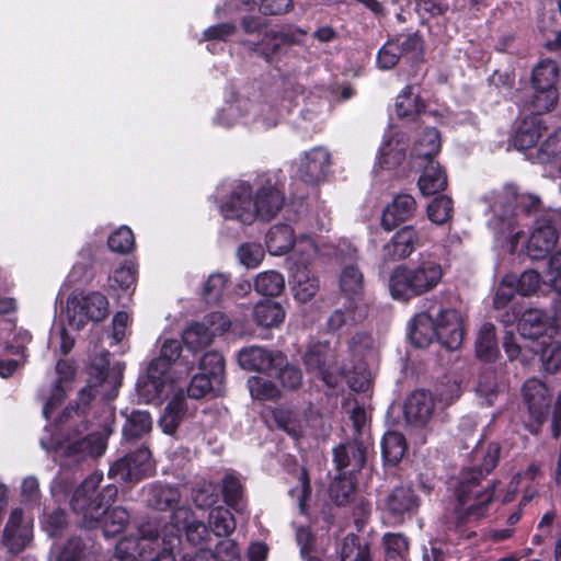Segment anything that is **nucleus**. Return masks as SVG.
I'll use <instances>...</instances> for the list:
<instances>
[{"label":"nucleus","instance_id":"f257e3e1","mask_svg":"<svg viewBox=\"0 0 561 561\" xmlns=\"http://www.w3.org/2000/svg\"><path fill=\"white\" fill-rule=\"evenodd\" d=\"M103 480L102 472L90 474L75 491L71 499L73 512L82 515V523L88 528L101 525L105 537H114L125 530L129 523L130 515L126 508L108 506L117 497V486L108 484L102 489L96 496L93 493Z\"/></svg>","mask_w":561,"mask_h":561},{"label":"nucleus","instance_id":"f03ea898","mask_svg":"<svg viewBox=\"0 0 561 561\" xmlns=\"http://www.w3.org/2000/svg\"><path fill=\"white\" fill-rule=\"evenodd\" d=\"M501 447L495 442L486 445L479 444L472 450L476 465L459 473L455 484L458 511L469 519L482 517L493 499L491 485L489 483L481 485V480L484 474L490 473L496 467Z\"/></svg>","mask_w":561,"mask_h":561},{"label":"nucleus","instance_id":"7ed1b4c3","mask_svg":"<svg viewBox=\"0 0 561 561\" xmlns=\"http://www.w3.org/2000/svg\"><path fill=\"white\" fill-rule=\"evenodd\" d=\"M305 206V195L294 193L286 198L284 193L271 180L257 178L255 191L247 182H240L230 191L222 210H282L283 208H301Z\"/></svg>","mask_w":561,"mask_h":561},{"label":"nucleus","instance_id":"20e7f679","mask_svg":"<svg viewBox=\"0 0 561 561\" xmlns=\"http://www.w3.org/2000/svg\"><path fill=\"white\" fill-rule=\"evenodd\" d=\"M409 337L416 347H427L437 339L447 350H457L463 339L462 318L455 309L440 310L435 320L428 311L419 312L410 322Z\"/></svg>","mask_w":561,"mask_h":561},{"label":"nucleus","instance_id":"39448f33","mask_svg":"<svg viewBox=\"0 0 561 561\" xmlns=\"http://www.w3.org/2000/svg\"><path fill=\"white\" fill-rule=\"evenodd\" d=\"M443 278L442 265L428 254H422L413 265L397 266L389 276V290L398 300H409L433 290Z\"/></svg>","mask_w":561,"mask_h":561},{"label":"nucleus","instance_id":"423d86ee","mask_svg":"<svg viewBox=\"0 0 561 561\" xmlns=\"http://www.w3.org/2000/svg\"><path fill=\"white\" fill-rule=\"evenodd\" d=\"M156 528L151 524H142L138 529V537L124 538L118 542V552L123 561H175V551L181 546L176 534H168L162 540L153 536ZM182 561H192L184 556Z\"/></svg>","mask_w":561,"mask_h":561},{"label":"nucleus","instance_id":"0eeeda50","mask_svg":"<svg viewBox=\"0 0 561 561\" xmlns=\"http://www.w3.org/2000/svg\"><path fill=\"white\" fill-rule=\"evenodd\" d=\"M214 123L224 128L242 126L249 129H266L275 126L277 119L268 105L237 98L216 113Z\"/></svg>","mask_w":561,"mask_h":561},{"label":"nucleus","instance_id":"6e6552de","mask_svg":"<svg viewBox=\"0 0 561 561\" xmlns=\"http://www.w3.org/2000/svg\"><path fill=\"white\" fill-rule=\"evenodd\" d=\"M559 78V67L556 61L545 59L533 69L531 82L535 90L529 101L524 106L531 112H549L557 103L558 92L556 83Z\"/></svg>","mask_w":561,"mask_h":561},{"label":"nucleus","instance_id":"1a4fd4ad","mask_svg":"<svg viewBox=\"0 0 561 561\" xmlns=\"http://www.w3.org/2000/svg\"><path fill=\"white\" fill-rule=\"evenodd\" d=\"M108 313V301L100 293L73 295L67 301L66 317L68 324L75 330H81L87 321L100 322Z\"/></svg>","mask_w":561,"mask_h":561},{"label":"nucleus","instance_id":"9d476101","mask_svg":"<svg viewBox=\"0 0 561 561\" xmlns=\"http://www.w3.org/2000/svg\"><path fill=\"white\" fill-rule=\"evenodd\" d=\"M146 524H151L156 528L153 536L159 538L160 548H162V540L165 536L172 533H175L181 539L180 533L183 530L187 541L194 546L205 542L209 537L208 527L198 520L193 511L186 506L175 508L170 516V523L164 525L161 530L152 522Z\"/></svg>","mask_w":561,"mask_h":561},{"label":"nucleus","instance_id":"9b49d317","mask_svg":"<svg viewBox=\"0 0 561 561\" xmlns=\"http://www.w3.org/2000/svg\"><path fill=\"white\" fill-rule=\"evenodd\" d=\"M482 199L489 208L537 210L546 207L538 194L522 190L513 183L488 192Z\"/></svg>","mask_w":561,"mask_h":561},{"label":"nucleus","instance_id":"f8f14e48","mask_svg":"<svg viewBox=\"0 0 561 561\" xmlns=\"http://www.w3.org/2000/svg\"><path fill=\"white\" fill-rule=\"evenodd\" d=\"M154 471L150 450L142 446L115 460L110 469L108 477L122 482H138Z\"/></svg>","mask_w":561,"mask_h":561},{"label":"nucleus","instance_id":"ddd939ff","mask_svg":"<svg viewBox=\"0 0 561 561\" xmlns=\"http://www.w3.org/2000/svg\"><path fill=\"white\" fill-rule=\"evenodd\" d=\"M423 51L422 39L417 34L398 36L382 45L377 55V65L380 69L389 70L400 60L416 61Z\"/></svg>","mask_w":561,"mask_h":561},{"label":"nucleus","instance_id":"4468645a","mask_svg":"<svg viewBox=\"0 0 561 561\" xmlns=\"http://www.w3.org/2000/svg\"><path fill=\"white\" fill-rule=\"evenodd\" d=\"M33 539V519L20 507L13 508L5 523L1 545L9 553L22 552Z\"/></svg>","mask_w":561,"mask_h":561},{"label":"nucleus","instance_id":"2eb2a0df","mask_svg":"<svg viewBox=\"0 0 561 561\" xmlns=\"http://www.w3.org/2000/svg\"><path fill=\"white\" fill-rule=\"evenodd\" d=\"M553 216H542L536 220V226L527 242V253L533 260L545 259L558 242V225L561 213Z\"/></svg>","mask_w":561,"mask_h":561},{"label":"nucleus","instance_id":"dca6fc26","mask_svg":"<svg viewBox=\"0 0 561 561\" xmlns=\"http://www.w3.org/2000/svg\"><path fill=\"white\" fill-rule=\"evenodd\" d=\"M306 33L300 28H284L270 31L259 43L253 44L252 50L263 57L267 62L277 60L286 49L302 42Z\"/></svg>","mask_w":561,"mask_h":561},{"label":"nucleus","instance_id":"f3484780","mask_svg":"<svg viewBox=\"0 0 561 561\" xmlns=\"http://www.w3.org/2000/svg\"><path fill=\"white\" fill-rule=\"evenodd\" d=\"M304 363L308 371L321 378L329 387H335L344 374L333 367L334 354L328 343L311 344L304 355Z\"/></svg>","mask_w":561,"mask_h":561},{"label":"nucleus","instance_id":"a211bd4d","mask_svg":"<svg viewBox=\"0 0 561 561\" xmlns=\"http://www.w3.org/2000/svg\"><path fill=\"white\" fill-rule=\"evenodd\" d=\"M179 378L158 369L157 363H149L146 374L138 378L136 391L145 403L160 401Z\"/></svg>","mask_w":561,"mask_h":561},{"label":"nucleus","instance_id":"6ab92c4d","mask_svg":"<svg viewBox=\"0 0 561 561\" xmlns=\"http://www.w3.org/2000/svg\"><path fill=\"white\" fill-rule=\"evenodd\" d=\"M331 164L330 151L324 147H314L301 156L298 168L299 178L304 183L319 184L327 179Z\"/></svg>","mask_w":561,"mask_h":561},{"label":"nucleus","instance_id":"aec40b11","mask_svg":"<svg viewBox=\"0 0 561 561\" xmlns=\"http://www.w3.org/2000/svg\"><path fill=\"white\" fill-rule=\"evenodd\" d=\"M420 506V499L411 486L394 488L385 499L387 513L397 522L415 514Z\"/></svg>","mask_w":561,"mask_h":561},{"label":"nucleus","instance_id":"412c9836","mask_svg":"<svg viewBox=\"0 0 561 561\" xmlns=\"http://www.w3.org/2000/svg\"><path fill=\"white\" fill-rule=\"evenodd\" d=\"M108 436L110 432L105 430L91 433L83 438L69 443L64 448V454L76 461H81L89 457H101L107 448Z\"/></svg>","mask_w":561,"mask_h":561},{"label":"nucleus","instance_id":"4be33fe9","mask_svg":"<svg viewBox=\"0 0 561 561\" xmlns=\"http://www.w3.org/2000/svg\"><path fill=\"white\" fill-rule=\"evenodd\" d=\"M238 360L243 369L272 373L273 367L284 364V355L280 352H270L260 346H250L239 352Z\"/></svg>","mask_w":561,"mask_h":561},{"label":"nucleus","instance_id":"5701e85b","mask_svg":"<svg viewBox=\"0 0 561 561\" xmlns=\"http://www.w3.org/2000/svg\"><path fill=\"white\" fill-rule=\"evenodd\" d=\"M434 399L424 390L411 393L404 403V417L407 423L414 426H424L432 419L434 412Z\"/></svg>","mask_w":561,"mask_h":561},{"label":"nucleus","instance_id":"b1692460","mask_svg":"<svg viewBox=\"0 0 561 561\" xmlns=\"http://www.w3.org/2000/svg\"><path fill=\"white\" fill-rule=\"evenodd\" d=\"M336 469L346 474L359 471L366 462V447L357 440L342 444L333 450Z\"/></svg>","mask_w":561,"mask_h":561},{"label":"nucleus","instance_id":"393cba45","mask_svg":"<svg viewBox=\"0 0 561 561\" xmlns=\"http://www.w3.org/2000/svg\"><path fill=\"white\" fill-rule=\"evenodd\" d=\"M417 234L410 226L402 227L381 250L382 262L389 263L407 259L415 249Z\"/></svg>","mask_w":561,"mask_h":561},{"label":"nucleus","instance_id":"a878e982","mask_svg":"<svg viewBox=\"0 0 561 561\" xmlns=\"http://www.w3.org/2000/svg\"><path fill=\"white\" fill-rule=\"evenodd\" d=\"M523 392L529 413L538 424H541L546 420L550 407L547 387L540 380L531 378L524 383Z\"/></svg>","mask_w":561,"mask_h":561},{"label":"nucleus","instance_id":"bb28decb","mask_svg":"<svg viewBox=\"0 0 561 561\" xmlns=\"http://www.w3.org/2000/svg\"><path fill=\"white\" fill-rule=\"evenodd\" d=\"M181 353V343L174 339H168L163 342L160 355L150 363H157V368L163 373L174 375H187L191 370L186 364L176 363Z\"/></svg>","mask_w":561,"mask_h":561},{"label":"nucleus","instance_id":"cd10ccee","mask_svg":"<svg viewBox=\"0 0 561 561\" xmlns=\"http://www.w3.org/2000/svg\"><path fill=\"white\" fill-rule=\"evenodd\" d=\"M548 325V317L545 311L537 308H529L524 311L518 322V332L525 341H539L546 337L545 332Z\"/></svg>","mask_w":561,"mask_h":561},{"label":"nucleus","instance_id":"c85d7f7f","mask_svg":"<svg viewBox=\"0 0 561 561\" xmlns=\"http://www.w3.org/2000/svg\"><path fill=\"white\" fill-rule=\"evenodd\" d=\"M538 114L534 112L519 123L513 137V145L517 150L531 149L541 137L545 126Z\"/></svg>","mask_w":561,"mask_h":561},{"label":"nucleus","instance_id":"c756f323","mask_svg":"<svg viewBox=\"0 0 561 561\" xmlns=\"http://www.w3.org/2000/svg\"><path fill=\"white\" fill-rule=\"evenodd\" d=\"M439 148L440 140L438 131L435 128H426L412 148L411 159L413 164L415 167H422L424 161L434 160Z\"/></svg>","mask_w":561,"mask_h":561},{"label":"nucleus","instance_id":"7c9ffc66","mask_svg":"<svg viewBox=\"0 0 561 561\" xmlns=\"http://www.w3.org/2000/svg\"><path fill=\"white\" fill-rule=\"evenodd\" d=\"M146 501L148 505L156 510L167 511L169 508H173L174 511L180 507L179 503L181 501V493L176 488L161 483H153L146 489Z\"/></svg>","mask_w":561,"mask_h":561},{"label":"nucleus","instance_id":"2f4dec72","mask_svg":"<svg viewBox=\"0 0 561 561\" xmlns=\"http://www.w3.org/2000/svg\"><path fill=\"white\" fill-rule=\"evenodd\" d=\"M367 307L365 302L351 304L346 300L343 308H337L331 312L327 320L328 330L339 331L345 325L354 324L366 317Z\"/></svg>","mask_w":561,"mask_h":561},{"label":"nucleus","instance_id":"473e14b6","mask_svg":"<svg viewBox=\"0 0 561 561\" xmlns=\"http://www.w3.org/2000/svg\"><path fill=\"white\" fill-rule=\"evenodd\" d=\"M422 173L419 178L417 185L423 195H432L443 191L447 185V176L435 160L424 161Z\"/></svg>","mask_w":561,"mask_h":561},{"label":"nucleus","instance_id":"72a5a7b5","mask_svg":"<svg viewBox=\"0 0 561 561\" xmlns=\"http://www.w3.org/2000/svg\"><path fill=\"white\" fill-rule=\"evenodd\" d=\"M405 158V144L398 134L387 135L379 148L378 164L382 169H394Z\"/></svg>","mask_w":561,"mask_h":561},{"label":"nucleus","instance_id":"f704fd0d","mask_svg":"<svg viewBox=\"0 0 561 561\" xmlns=\"http://www.w3.org/2000/svg\"><path fill=\"white\" fill-rule=\"evenodd\" d=\"M340 288L348 302H364V279L357 266L347 265L342 270L340 275Z\"/></svg>","mask_w":561,"mask_h":561},{"label":"nucleus","instance_id":"c9c22d12","mask_svg":"<svg viewBox=\"0 0 561 561\" xmlns=\"http://www.w3.org/2000/svg\"><path fill=\"white\" fill-rule=\"evenodd\" d=\"M528 347L531 353L540 355L547 371L554 373L561 367V346L553 342L550 336L535 341Z\"/></svg>","mask_w":561,"mask_h":561},{"label":"nucleus","instance_id":"e433bc0d","mask_svg":"<svg viewBox=\"0 0 561 561\" xmlns=\"http://www.w3.org/2000/svg\"><path fill=\"white\" fill-rule=\"evenodd\" d=\"M293 229L288 225H276L266 234V248L272 255H283L294 248Z\"/></svg>","mask_w":561,"mask_h":561},{"label":"nucleus","instance_id":"4c0bfd02","mask_svg":"<svg viewBox=\"0 0 561 561\" xmlns=\"http://www.w3.org/2000/svg\"><path fill=\"white\" fill-rule=\"evenodd\" d=\"M476 353L480 359L486 362L497 356V339L495 327L492 323L486 322L480 327L476 339Z\"/></svg>","mask_w":561,"mask_h":561},{"label":"nucleus","instance_id":"58836bf2","mask_svg":"<svg viewBox=\"0 0 561 561\" xmlns=\"http://www.w3.org/2000/svg\"><path fill=\"white\" fill-rule=\"evenodd\" d=\"M319 287L318 278L307 268H297L293 274V291L298 301L307 302L312 299Z\"/></svg>","mask_w":561,"mask_h":561},{"label":"nucleus","instance_id":"ea45409f","mask_svg":"<svg viewBox=\"0 0 561 561\" xmlns=\"http://www.w3.org/2000/svg\"><path fill=\"white\" fill-rule=\"evenodd\" d=\"M152 428V420L147 411L134 410L126 414L123 425V436L125 439H135L149 433Z\"/></svg>","mask_w":561,"mask_h":561},{"label":"nucleus","instance_id":"a19ab883","mask_svg":"<svg viewBox=\"0 0 561 561\" xmlns=\"http://www.w3.org/2000/svg\"><path fill=\"white\" fill-rule=\"evenodd\" d=\"M396 113L399 117L413 121L424 108V104L412 87H405L396 100Z\"/></svg>","mask_w":561,"mask_h":561},{"label":"nucleus","instance_id":"79ce46f5","mask_svg":"<svg viewBox=\"0 0 561 561\" xmlns=\"http://www.w3.org/2000/svg\"><path fill=\"white\" fill-rule=\"evenodd\" d=\"M285 313L279 304L272 300L257 302L253 309L255 322L265 328L278 325L284 320Z\"/></svg>","mask_w":561,"mask_h":561},{"label":"nucleus","instance_id":"37998d69","mask_svg":"<svg viewBox=\"0 0 561 561\" xmlns=\"http://www.w3.org/2000/svg\"><path fill=\"white\" fill-rule=\"evenodd\" d=\"M186 411V403L183 397L175 396L165 407L159 424L165 434H173L179 427Z\"/></svg>","mask_w":561,"mask_h":561},{"label":"nucleus","instance_id":"c03bdc74","mask_svg":"<svg viewBox=\"0 0 561 561\" xmlns=\"http://www.w3.org/2000/svg\"><path fill=\"white\" fill-rule=\"evenodd\" d=\"M407 443L404 436L399 432H387L381 440V453L385 461L389 465H397L404 456Z\"/></svg>","mask_w":561,"mask_h":561},{"label":"nucleus","instance_id":"a18cd8bd","mask_svg":"<svg viewBox=\"0 0 561 561\" xmlns=\"http://www.w3.org/2000/svg\"><path fill=\"white\" fill-rule=\"evenodd\" d=\"M500 392L501 387L494 371H484L480 375L476 393L481 399V404H485L486 407L493 405Z\"/></svg>","mask_w":561,"mask_h":561},{"label":"nucleus","instance_id":"49530a36","mask_svg":"<svg viewBox=\"0 0 561 561\" xmlns=\"http://www.w3.org/2000/svg\"><path fill=\"white\" fill-rule=\"evenodd\" d=\"M285 287V280L280 273L266 271L259 274L254 280L255 290L263 296H278Z\"/></svg>","mask_w":561,"mask_h":561},{"label":"nucleus","instance_id":"de8ad7c7","mask_svg":"<svg viewBox=\"0 0 561 561\" xmlns=\"http://www.w3.org/2000/svg\"><path fill=\"white\" fill-rule=\"evenodd\" d=\"M213 339V333L208 331L207 324L202 322L192 324L183 333V343L194 352L208 346Z\"/></svg>","mask_w":561,"mask_h":561},{"label":"nucleus","instance_id":"09e8293b","mask_svg":"<svg viewBox=\"0 0 561 561\" xmlns=\"http://www.w3.org/2000/svg\"><path fill=\"white\" fill-rule=\"evenodd\" d=\"M209 525L218 537L229 536L236 529V520L232 513L222 506H217L210 511Z\"/></svg>","mask_w":561,"mask_h":561},{"label":"nucleus","instance_id":"8fccbe9b","mask_svg":"<svg viewBox=\"0 0 561 561\" xmlns=\"http://www.w3.org/2000/svg\"><path fill=\"white\" fill-rule=\"evenodd\" d=\"M561 153V129L554 130L536 150V153H530L533 162L546 164L554 160Z\"/></svg>","mask_w":561,"mask_h":561},{"label":"nucleus","instance_id":"3c124183","mask_svg":"<svg viewBox=\"0 0 561 561\" xmlns=\"http://www.w3.org/2000/svg\"><path fill=\"white\" fill-rule=\"evenodd\" d=\"M100 366L93 363L91 375L96 371V378L99 379L100 386L106 383L113 385L115 388L121 386L123 378V371L125 368L124 364L117 363L111 369L108 368V362L105 357L100 358Z\"/></svg>","mask_w":561,"mask_h":561},{"label":"nucleus","instance_id":"603ef678","mask_svg":"<svg viewBox=\"0 0 561 561\" xmlns=\"http://www.w3.org/2000/svg\"><path fill=\"white\" fill-rule=\"evenodd\" d=\"M238 558V548L232 540H222L216 546V550L201 549L197 551V560L203 561H233Z\"/></svg>","mask_w":561,"mask_h":561},{"label":"nucleus","instance_id":"864d4df0","mask_svg":"<svg viewBox=\"0 0 561 561\" xmlns=\"http://www.w3.org/2000/svg\"><path fill=\"white\" fill-rule=\"evenodd\" d=\"M83 553L80 538L72 537L65 545L51 549L49 561H79Z\"/></svg>","mask_w":561,"mask_h":561},{"label":"nucleus","instance_id":"5fc2aeb1","mask_svg":"<svg viewBox=\"0 0 561 561\" xmlns=\"http://www.w3.org/2000/svg\"><path fill=\"white\" fill-rule=\"evenodd\" d=\"M341 561H369V550L366 546H360L357 536L347 535L342 543Z\"/></svg>","mask_w":561,"mask_h":561},{"label":"nucleus","instance_id":"6e6d98bb","mask_svg":"<svg viewBox=\"0 0 561 561\" xmlns=\"http://www.w3.org/2000/svg\"><path fill=\"white\" fill-rule=\"evenodd\" d=\"M273 375L278 379L280 385L289 390L297 389L302 382V374L296 366L289 365L284 356L282 366L272 368Z\"/></svg>","mask_w":561,"mask_h":561},{"label":"nucleus","instance_id":"4d7b16f0","mask_svg":"<svg viewBox=\"0 0 561 561\" xmlns=\"http://www.w3.org/2000/svg\"><path fill=\"white\" fill-rule=\"evenodd\" d=\"M250 394L256 400H274L279 397L278 388L267 379L253 376L248 380Z\"/></svg>","mask_w":561,"mask_h":561},{"label":"nucleus","instance_id":"13d9d810","mask_svg":"<svg viewBox=\"0 0 561 561\" xmlns=\"http://www.w3.org/2000/svg\"><path fill=\"white\" fill-rule=\"evenodd\" d=\"M199 368L216 382H221L225 370V359L218 352H208L199 360Z\"/></svg>","mask_w":561,"mask_h":561},{"label":"nucleus","instance_id":"bf43d9fd","mask_svg":"<svg viewBox=\"0 0 561 561\" xmlns=\"http://www.w3.org/2000/svg\"><path fill=\"white\" fill-rule=\"evenodd\" d=\"M516 280L514 286L517 289V294L522 296H530L539 288L541 276L535 270H526L519 276L510 274Z\"/></svg>","mask_w":561,"mask_h":561},{"label":"nucleus","instance_id":"052dcab7","mask_svg":"<svg viewBox=\"0 0 561 561\" xmlns=\"http://www.w3.org/2000/svg\"><path fill=\"white\" fill-rule=\"evenodd\" d=\"M354 482L351 478L340 477L336 478L330 485L331 499L337 505L347 504L354 495Z\"/></svg>","mask_w":561,"mask_h":561},{"label":"nucleus","instance_id":"680f3d73","mask_svg":"<svg viewBox=\"0 0 561 561\" xmlns=\"http://www.w3.org/2000/svg\"><path fill=\"white\" fill-rule=\"evenodd\" d=\"M107 244L113 252L127 253L134 248V233L130 228L123 226L108 237Z\"/></svg>","mask_w":561,"mask_h":561},{"label":"nucleus","instance_id":"e2e57ef3","mask_svg":"<svg viewBox=\"0 0 561 561\" xmlns=\"http://www.w3.org/2000/svg\"><path fill=\"white\" fill-rule=\"evenodd\" d=\"M386 561H403V554L408 551L407 538L400 534H387L383 537Z\"/></svg>","mask_w":561,"mask_h":561},{"label":"nucleus","instance_id":"0e129e2a","mask_svg":"<svg viewBox=\"0 0 561 561\" xmlns=\"http://www.w3.org/2000/svg\"><path fill=\"white\" fill-rule=\"evenodd\" d=\"M297 416L296 412L287 409H277L274 412L278 426L293 437H298L301 433V424Z\"/></svg>","mask_w":561,"mask_h":561},{"label":"nucleus","instance_id":"69168bd1","mask_svg":"<svg viewBox=\"0 0 561 561\" xmlns=\"http://www.w3.org/2000/svg\"><path fill=\"white\" fill-rule=\"evenodd\" d=\"M227 284L226 275L214 273L209 275L203 287V298L207 304L217 301Z\"/></svg>","mask_w":561,"mask_h":561},{"label":"nucleus","instance_id":"338daca9","mask_svg":"<svg viewBox=\"0 0 561 561\" xmlns=\"http://www.w3.org/2000/svg\"><path fill=\"white\" fill-rule=\"evenodd\" d=\"M66 526L67 514L65 510L61 508H55L51 512L47 513L43 520V529L50 537L59 536Z\"/></svg>","mask_w":561,"mask_h":561},{"label":"nucleus","instance_id":"774afa93","mask_svg":"<svg viewBox=\"0 0 561 561\" xmlns=\"http://www.w3.org/2000/svg\"><path fill=\"white\" fill-rule=\"evenodd\" d=\"M514 282L516 280L511 275H505L502 278L493 299V306L495 309H502L506 307L515 294H517Z\"/></svg>","mask_w":561,"mask_h":561}]
</instances>
